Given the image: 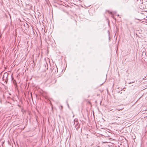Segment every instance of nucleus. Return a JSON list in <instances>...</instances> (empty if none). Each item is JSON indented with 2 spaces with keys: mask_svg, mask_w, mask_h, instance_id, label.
<instances>
[{
  "mask_svg": "<svg viewBox=\"0 0 147 147\" xmlns=\"http://www.w3.org/2000/svg\"><path fill=\"white\" fill-rule=\"evenodd\" d=\"M74 124L75 125L76 129L77 130H78L80 127V125L79 123L78 122V119H74Z\"/></svg>",
  "mask_w": 147,
  "mask_h": 147,
  "instance_id": "nucleus-1",
  "label": "nucleus"
},
{
  "mask_svg": "<svg viewBox=\"0 0 147 147\" xmlns=\"http://www.w3.org/2000/svg\"><path fill=\"white\" fill-rule=\"evenodd\" d=\"M134 82H130L129 83V84H131V83H134Z\"/></svg>",
  "mask_w": 147,
  "mask_h": 147,
  "instance_id": "nucleus-2",
  "label": "nucleus"
},
{
  "mask_svg": "<svg viewBox=\"0 0 147 147\" xmlns=\"http://www.w3.org/2000/svg\"><path fill=\"white\" fill-rule=\"evenodd\" d=\"M116 110H118V111H119L120 110H122V109H116Z\"/></svg>",
  "mask_w": 147,
  "mask_h": 147,
  "instance_id": "nucleus-3",
  "label": "nucleus"
},
{
  "mask_svg": "<svg viewBox=\"0 0 147 147\" xmlns=\"http://www.w3.org/2000/svg\"><path fill=\"white\" fill-rule=\"evenodd\" d=\"M113 110V109H111L110 110V111H111Z\"/></svg>",
  "mask_w": 147,
  "mask_h": 147,
  "instance_id": "nucleus-4",
  "label": "nucleus"
},
{
  "mask_svg": "<svg viewBox=\"0 0 147 147\" xmlns=\"http://www.w3.org/2000/svg\"><path fill=\"white\" fill-rule=\"evenodd\" d=\"M117 117L119 118H120V117Z\"/></svg>",
  "mask_w": 147,
  "mask_h": 147,
  "instance_id": "nucleus-5",
  "label": "nucleus"
},
{
  "mask_svg": "<svg viewBox=\"0 0 147 147\" xmlns=\"http://www.w3.org/2000/svg\"><path fill=\"white\" fill-rule=\"evenodd\" d=\"M146 18H147V16H146ZM146 20H147V19H146Z\"/></svg>",
  "mask_w": 147,
  "mask_h": 147,
  "instance_id": "nucleus-6",
  "label": "nucleus"
},
{
  "mask_svg": "<svg viewBox=\"0 0 147 147\" xmlns=\"http://www.w3.org/2000/svg\"><path fill=\"white\" fill-rule=\"evenodd\" d=\"M127 2H128V1H126V2L127 3Z\"/></svg>",
  "mask_w": 147,
  "mask_h": 147,
  "instance_id": "nucleus-7",
  "label": "nucleus"
},
{
  "mask_svg": "<svg viewBox=\"0 0 147 147\" xmlns=\"http://www.w3.org/2000/svg\"><path fill=\"white\" fill-rule=\"evenodd\" d=\"M93 116H94V115L93 113Z\"/></svg>",
  "mask_w": 147,
  "mask_h": 147,
  "instance_id": "nucleus-8",
  "label": "nucleus"
},
{
  "mask_svg": "<svg viewBox=\"0 0 147 147\" xmlns=\"http://www.w3.org/2000/svg\"><path fill=\"white\" fill-rule=\"evenodd\" d=\"M117 16H119V15H117Z\"/></svg>",
  "mask_w": 147,
  "mask_h": 147,
  "instance_id": "nucleus-9",
  "label": "nucleus"
}]
</instances>
